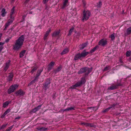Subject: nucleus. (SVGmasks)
<instances>
[{"label": "nucleus", "mask_w": 131, "mask_h": 131, "mask_svg": "<svg viewBox=\"0 0 131 131\" xmlns=\"http://www.w3.org/2000/svg\"><path fill=\"white\" fill-rule=\"evenodd\" d=\"M25 40L24 35H22L16 41L14 45H13V49L15 50L18 51L20 49L23 45Z\"/></svg>", "instance_id": "f257e3e1"}, {"label": "nucleus", "mask_w": 131, "mask_h": 131, "mask_svg": "<svg viewBox=\"0 0 131 131\" xmlns=\"http://www.w3.org/2000/svg\"><path fill=\"white\" fill-rule=\"evenodd\" d=\"M88 124V123L82 122L81 123V125H84L85 126H87Z\"/></svg>", "instance_id": "09e8293b"}, {"label": "nucleus", "mask_w": 131, "mask_h": 131, "mask_svg": "<svg viewBox=\"0 0 131 131\" xmlns=\"http://www.w3.org/2000/svg\"><path fill=\"white\" fill-rule=\"evenodd\" d=\"M89 53V52H86L85 51V50H84L83 51H82L81 53H80L81 56V57H85Z\"/></svg>", "instance_id": "4be33fe9"}, {"label": "nucleus", "mask_w": 131, "mask_h": 131, "mask_svg": "<svg viewBox=\"0 0 131 131\" xmlns=\"http://www.w3.org/2000/svg\"><path fill=\"white\" fill-rule=\"evenodd\" d=\"M85 77H82L81 79V80L77 82L73 85H72L69 88L70 89H76V88L81 86L82 85L84 84L86 82Z\"/></svg>", "instance_id": "f03ea898"}, {"label": "nucleus", "mask_w": 131, "mask_h": 131, "mask_svg": "<svg viewBox=\"0 0 131 131\" xmlns=\"http://www.w3.org/2000/svg\"><path fill=\"white\" fill-rule=\"evenodd\" d=\"M69 4L68 0H63V4L61 8L62 9H66V7L68 6Z\"/></svg>", "instance_id": "1a4fd4ad"}, {"label": "nucleus", "mask_w": 131, "mask_h": 131, "mask_svg": "<svg viewBox=\"0 0 131 131\" xmlns=\"http://www.w3.org/2000/svg\"><path fill=\"white\" fill-rule=\"evenodd\" d=\"M8 124V123L3 124L1 126H0V130L4 129L6 127Z\"/></svg>", "instance_id": "7c9ffc66"}, {"label": "nucleus", "mask_w": 131, "mask_h": 131, "mask_svg": "<svg viewBox=\"0 0 131 131\" xmlns=\"http://www.w3.org/2000/svg\"><path fill=\"white\" fill-rule=\"evenodd\" d=\"M26 51V50H24L21 51L19 53V57L20 58L23 57Z\"/></svg>", "instance_id": "bb28decb"}, {"label": "nucleus", "mask_w": 131, "mask_h": 131, "mask_svg": "<svg viewBox=\"0 0 131 131\" xmlns=\"http://www.w3.org/2000/svg\"><path fill=\"white\" fill-rule=\"evenodd\" d=\"M12 101H7L5 102L3 104V107L4 108H5L7 107L9 104L11 103Z\"/></svg>", "instance_id": "5701e85b"}, {"label": "nucleus", "mask_w": 131, "mask_h": 131, "mask_svg": "<svg viewBox=\"0 0 131 131\" xmlns=\"http://www.w3.org/2000/svg\"><path fill=\"white\" fill-rule=\"evenodd\" d=\"M129 61H131V56L129 57Z\"/></svg>", "instance_id": "338daca9"}, {"label": "nucleus", "mask_w": 131, "mask_h": 131, "mask_svg": "<svg viewBox=\"0 0 131 131\" xmlns=\"http://www.w3.org/2000/svg\"><path fill=\"white\" fill-rule=\"evenodd\" d=\"M15 6H14L11 9L10 13V15L9 16V18H10L15 19V16L14 15V14L15 12Z\"/></svg>", "instance_id": "f8f14e48"}, {"label": "nucleus", "mask_w": 131, "mask_h": 131, "mask_svg": "<svg viewBox=\"0 0 131 131\" xmlns=\"http://www.w3.org/2000/svg\"><path fill=\"white\" fill-rule=\"evenodd\" d=\"M4 42H0V46H3L4 45Z\"/></svg>", "instance_id": "13d9d810"}, {"label": "nucleus", "mask_w": 131, "mask_h": 131, "mask_svg": "<svg viewBox=\"0 0 131 131\" xmlns=\"http://www.w3.org/2000/svg\"><path fill=\"white\" fill-rule=\"evenodd\" d=\"M50 83L51 82L50 79H46V81L43 84L42 88L45 91L50 87Z\"/></svg>", "instance_id": "0eeeda50"}, {"label": "nucleus", "mask_w": 131, "mask_h": 131, "mask_svg": "<svg viewBox=\"0 0 131 131\" xmlns=\"http://www.w3.org/2000/svg\"><path fill=\"white\" fill-rule=\"evenodd\" d=\"M109 38H111V40L114 41L115 39V34L114 33L112 34L109 36Z\"/></svg>", "instance_id": "2f4dec72"}, {"label": "nucleus", "mask_w": 131, "mask_h": 131, "mask_svg": "<svg viewBox=\"0 0 131 131\" xmlns=\"http://www.w3.org/2000/svg\"><path fill=\"white\" fill-rule=\"evenodd\" d=\"M62 68V66L61 65L59 66L56 69L53 70V72L55 74H57L61 71Z\"/></svg>", "instance_id": "dca6fc26"}, {"label": "nucleus", "mask_w": 131, "mask_h": 131, "mask_svg": "<svg viewBox=\"0 0 131 131\" xmlns=\"http://www.w3.org/2000/svg\"><path fill=\"white\" fill-rule=\"evenodd\" d=\"M42 104L39 105L37 107H36L35 108L37 111H38L39 109H40L41 107L42 106Z\"/></svg>", "instance_id": "a18cd8bd"}, {"label": "nucleus", "mask_w": 131, "mask_h": 131, "mask_svg": "<svg viewBox=\"0 0 131 131\" xmlns=\"http://www.w3.org/2000/svg\"><path fill=\"white\" fill-rule=\"evenodd\" d=\"M42 71V70H38L36 74L35 78V79L38 81V80L39 78V77L41 74V72Z\"/></svg>", "instance_id": "2eb2a0df"}, {"label": "nucleus", "mask_w": 131, "mask_h": 131, "mask_svg": "<svg viewBox=\"0 0 131 131\" xmlns=\"http://www.w3.org/2000/svg\"><path fill=\"white\" fill-rule=\"evenodd\" d=\"M49 0H43L42 2L44 4H46Z\"/></svg>", "instance_id": "de8ad7c7"}, {"label": "nucleus", "mask_w": 131, "mask_h": 131, "mask_svg": "<svg viewBox=\"0 0 131 131\" xmlns=\"http://www.w3.org/2000/svg\"><path fill=\"white\" fill-rule=\"evenodd\" d=\"M47 128H45L44 127H38L37 128V129L40 131H44L46 130L47 129Z\"/></svg>", "instance_id": "c85d7f7f"}, {"label": "nucleus", "mask_w": 131, "mask_h": 131, "mask_svg": "<svg viewBox=\"0 0 131 131\" xmlns=\"http://www.w3.org/2000/svg\"><path fill=\"white\" fill-rule=\"evenodd\" d=\"M131 33V27H129L126 30V32L124 34V35L126 37L127 36L130 35Z\"/></svg>", "instance_id": "a211bd4d"}, {"label": "nucleus", "mask_w": 131, "mask_h": 131, "mask_svg": "<svg viewBox=\"0 0 131 131\" xmlns=\"http://www.w3.org/2000/svg\"><path fill=\"white\" fill-rule=\"evenodd\" d=\"M2 36V34H0V41L1 40V38Z\"/></svg>", "instance_id": "680f3d73"}, {"label": "nucleus", "mask_w": 131, "mask_h": 131, "mask_svg": "<svg viewBox=\"0 0 131 131\" xmlns=\"http://www.w3.org/2000/svg\"><path fill=\"white\" fill-rule=\"evenodd\" d=\"M37 111L35 108L33 109L31 111L32 112L34 113H35Z\"/></svg>", "instance_id": "8fccbe9b"}, {"label": "nucleus", "mask_w": 131, "mask_h": 131, "mask_svg": "<svg viewBox=\"0 0 131 131\" xmlns=\"http://www.w3.org/2000/svg\"><path fill=\"white\" fill-rule=\"evenodd\" d=\"M131 54V51L129 50L127 51L126 53V56L127 57H129Z\"/></svg>", "instance_id": "4c0bfd02"}, {"label": "nucleus", "mask_w": 131, "mask_h": 131, "mask_svg": "<svg viewBox=\"0 0 131 131\" xmlns=\"http://www.w3.org/2000/svg\"><path fill=\"white\" fill-rule=\"evenodd\" d=\"M87 126L92 127H95V126L93 124L89 123H88Z\"/></svg>", "instance_id": "79ce46f5"}, {"label": "nucleus", "mask_w": 131, "mask_h": 131, "mask_svg": "<svg viewBox=\"0 0 131 131\" xmlns=\"http://www.w3.org/2000/svg\"><path fill=\"white\" fill-rule=\"evenodd\" d=\"M91 15V13L90 11L84 9L81 15V21L84 22L87 21L90 18Z\"/></svg>", "instance_id": "7ed1b4c3"}, {"label": "nucleus", "mask_w": 131, "mask_h": 131, "mask_svg": "<svg viewBox=\"0 0 131 131\" xmlns=\"http://www.w3.org/2000/svg\"><path fill=\"white\" fill-rule=\"evenodd\" d=\"M14 19L10 18L7 21L5 24V28L4 30H5L9 26L13 21Z\"/></svg>", "instance_id": "9b49d317"}, {"label": "nucleus", "mask_w": 131, "mask_h": 131, "mask_svg": "<svg viewBox=\"0 0 131 131\" xmlns=\"http://www.w3.org/2000/svg\"><path fill=\"white\" fill-rule=\"evenodd\" d=\"M25 93V92L21 89H20L17 91L15 93V94L17 96H23L24 95Z\"/></svg>", "instance_id": "ddd939ff"}, {"label": "nucleus", "mask_w": 131, "mask_h": 131, "mask_svg": "<svg viewBox=\"0 0 131 131\" xmlns=\"http://www.w3.org/2000/svg\"><path fill=\"white\" fill-rule=\"evenodd\" d=\"M38 69V67L36 66L32 69L31 71H30V73L32 74L34 73V72H35Z\"/></svg>", "instance_id": "f704fd0d"}, {"label": "nucleus", "mask_w": 131, "mask_h": 131, "mask_svg": "<svg viewBox=\"0 0 131 131\" xmlns=\"http://www.w3.org/2000/svg\"><path fill=\"white\" fill-rule=\"evenodd\" d=\"M88 108L90 109H92V110L93 111H96L98 109V108L95 107H88Z\"/></svg>", "instance_id": "58836bf2"}, {"label": "nucleus", "mask_w": 131, "mask_h": 131, "mask_svg": "<svg viewBox=\"0 0 131 131\" xmlns=\"http://www.w3.org/2000/svg\"><path fill=\"white\" fill-rule=\"evenodd\" d=\"M123 84L121 82H118V81L115 83H113L107 88L108 90H114L118 89L119 86H122Z\"/></svg>", "instance_id": "39448f33"}, {"label": "nucleus", "mask_w": 131, "mask_h": 131, "mask_svg": "<svg viewBox=\"0 0 131 131\" xmlns=\"http://www.w3.org/2000/svg\"><path fill=\"white\" fill-rule=\"evenodd\" d=\"M11 60H9L7 61L6 63L5 66L4 68V70L5 71H6L9 68L11 64Z\"/></svg>", "instance_id": "4468645a"}, {"label": "nucleus", "mask_w": 131, "mask_h": 131, "mask_svg": "<svg viewBox=\"0 0 131 131\" xmlns=\"http://www.w3.org/2000/svg\"><path fill=\"white\" fill-rule=\"evenodd\" d=\"M74 28L73 27H72L70 30L69 33L68 34V36H70L72 32L74 30Z\"/></svg>", "instance_id": "72a5a7b5"}, {"label": "nucleus", "mask_w": 131, "mask_h": 131, "mask_svg": "<svg viewBox=\"0 0 131 131\" xmlns=\"http://www.w3.org/2000/svg\"><path fill=\"white\" fill-rule=\"evenodd\" d=\"M14 77V73L12 71L9 73L7 76L6 80L9 82L12 81Z\"/></svg>", "instance_id": "9d476101"}, {"label": "nucleus", "mask_w": 131, "mask_h": 131, "mask_svg": "<svg viewBox=\"0 0 131 131\" xmlns=\"http://www.w3.org/2000/svg\"><path fill=\"white\" fill-rule=\"evenodd\" d=\"M111 68V67L110 66H106L104 69V71H106L108 70Z\"/></svg>", "instance_id": "ea45409f"}, {"label": "nucleus", "mask_w": 131, "mask_h": 131, "mask_svg": "<svg viewBox=\"0 0 131 131\" xmlns=\"http://www.w3.org/2000/svg\"><path fill=\"white\" fill-rule=\"evenodd\" d=\"M97 7H100L102 5V2L101 1L99 2L98 3H97Z\"/></svg>", "instance_id": "c03bdc74"}, {"label": "nucleus", "mask_w": 131, "mask_h": 131, "mask_svg": "<svg viewBox=\"0 0 131 131\" xmlns=\"http://www.w3.org/2000/svg\"><path fill=\"white\" fill-rule=\"evenodd\" d=\"M69 51L68 48H66L64 49L61 52V55L65 54L68 52Z\"/></svg>", "instance_id": "cd10ccee"}, {"label": "nucleus", "mask_w": 131, "mask_h": 131, "mask_svg": "<svg viewBox=\"0 0 131 131\" xmlns=\"http://www.w3.org/2000/svg\"><path fill=\"white\" fill-rule=\"evenodd\" d=\"M3 48L4 47L3 46H0V52L2 51Z\"/></svg>", "instance_id": "6e6d98bb"}, {"label": "nucleus", "mask_w": 131, "mask_h": 131, "mask_svg": "<svg viewBox=\"0 0 131 131\" xmlns=\"http://www.w3.org/2000/svg\"><path fill=\"white\" fill-rule=\"evenodd\" d=\"M32 11H29L28 12V14H32Z\"/></svg>", "instance_id": "69168bd1"}, {"label": "nucleus", "mask_w": 131, "mask_h": 131, "mask_svg": "<svg viewBox=\"0 0 131 131\" xmlns=\"http://www.w3.org/2000/svg\"><path fill=\"white\" fill-rule=\"evenodd\" d=\"M10 110L9 109H7L4 113V114L1 116V118H3L5 117V116L8 113L10 112Z\"/></svg>", "instance_id": "b1692460"}, {"label": "nucleus", "mask_w": 131, "mask_h": 131, "mask_svg": "<svg viewBox=\"0 0 131 131\" xmlns=\"http://www.w3.org/2000/svg\"><path fill=\"white\" fill-rule=\"evenodd\" d=\"M98 47V45L96 46L95 47L92 49L90 51V53H92L93 52L95 51L97 49V48Z\"/></svg>", "instance_id": "c756f323"}, {"label": "nucleus", "mask_w": 131, "mask_h": 131, "mask_svg": "<svg viewBox=\"0 0 131 131\" xmlns=\"http://www.w3.org/2000/svg\"><path fill=\"white\" fill-rule=\"evenodd\" d=\"M14 125H13L12 126L9 127L7 128L6 129L5 131H10L11 130L13 127Z\"/></svg>", "instance_id": "a19ab883"}, {"label": "nucleus", "mask_w": 131, "mask_h": 131, "mask_svg": "<svg viewBox=\"0 0 131 131\" xmlns=\"http://www.w3.org/2000/svg\"><path fill=\"white\" fill-rule=\"evenodd\" d=\"M10 38H7L5 40V42H8Z\"/></svg>", "instance_id": "864d4df0"}, {"label": "nucleus", "mask_w": 131, "mask_h": 131, "mask_svg": "<svg viewBox=\"0 0 131 131\" xmlns=\"http://www.w3.org/2000/svg\"><path fill=\"white\" fill-rule=\"evenodd\" d=\"M60 32V30L56 31L54 32L52 34V36L53 38H55L59 36Z\"/></svg>", "instance_id": "f3484780"}, {"label": "nucleus", "mask_w": 131, "mask_h": 131, "mask_svg": "<svg viewBox=\"0 0 131 131\" xmlns=\"http://www.w3.org/2000/svg\"><path fill=\"white\" fill-rule=\"evenodd\" d=\"M88 44L87 42L82 43V45L79 46V48L81 50L83 49Z\"/></svg>", "instance_id": "aec40b11"}, {"label": "nucleus", "mask_w": 131, "mask_h": 131, "mask_svg": "<svg viewBox=\"0 0 131 131\" xmlns=\"http://www.w3.org/2000/svg\"><path fill=\"white\" fill-rule=\"evenodd\" d=\"M52 67H50L49 66H48V70H51L52 69Z\"/></svg>", "instance_id": "4d7b16f0"}, {"label": "nucleus", "mask_w": 131, "mask_h": 131, "mask_svg": "<svg viewBox=\"0 0 131 131\" xmlns=\"http://www.w3.org/2000/svg\"><path fill=\"white\" fill-rule=\"evenodd\" d=\"M108 41L107 39L103 38L99 41L98 45L102 47H104L107 44Z\"/></svg>", "instance_id": "6e6552de"}, {"label": "nucleus", "mask_w": 131, "mask_h": 131, "mask_svg": "<svg viewBox=\"0 0 131 131\" xmlns=\"http://www.w3.org/2000/svg\"><path fill=\"white\" fill-rule=\"evenodd\" d=\"M30 0H26L25 2V4L27 3Z\"/></svg>", "instance_id": "bf43d9fd"}, {"label": "nucleus", "mask_w": 131, "mask_h": 131, "mask_svg": "<svg viewBox=\"0 0 131 131\" xmlns=\"http://www.w3.org/2000/svg\"><path fill=\"white\" fill-rule=\"evenodd\" d=\"M75 106H71L70 107H68L66 109L63 110V112L69 111L70 110H75Z\"/></svg>", "instance_id": "412c9836"}, {"label": "nucleus", "mask_w": 131, "mask_h": 131, "mask_svg": "<svg viewBox=\"0 0 131 131\" xmlns=\"http://www.w3.org/2000/svg\"><path fill=\"white\" fill-rule=\"evenodd\" d=\"M19 85L17 84H14L11 85L9 88L8 90L7 93L10 94L14 92L16 89L18 87Z\"/></svg>", "instance_id": "423d86ee"}, {"label": "nucleus", "mask_w": 131, "mask_h": 131, "mask_svg": "<svg viewBox=\"0 0 131 131\" xmlns=\"http://www.w3.org/2000/svg\"><path fill=\"white\" fill-rule=\"evenodd\" d=\"M110 110V109L108 107L107 108L103 110L102 111V112L104 113H105L106 112Z\"/></svg>", "instance_id": "49530a36"}, {"label": "nucleus", "mask_w": 131, "mask_h": 131, "mask_svg": "<svg viewBox=\"0 0 131 131\" xmlns=\"http://www.w3.org/2000/svg\"><path fill=\"white\" fill-rule=\"evenodd\" d=\"M81 57V56L80 53H78L77 54L74 56V60H77L79 59H80Z\"/></svg>", "instance_id": "393cba45"}, {"label": "nucleus", "mask_w": 131, "mask_h": 131, "mask_svg": "<svg viewBox=\"0 0 131 131\" xmlns=\"http://www.w3.org/2000/svg\"><path fill=\"white\" fill-rule=\"evenodd\" d=\"M45 9L46 10H48L49 8V7L47 4H45Z\"/></svg>", "instance_id": "603ef678"}, {"label": "nucleus", "mask_w": 131, "mask_h": 131, "mask_svg": "<svg viewBox=\"0 0 131 131\" xmlns=\"http://www.w3.org/2000/svg\"><path fill=\"white\" fill-rule=\"evenodd\" d=\"M1 15L3 17H5L6 14L7 13V12H6V10L4 8L2 9L1 11Z\"/></svg>", "instance_id": "a878e982"}, {"label": "nucleus", "mask_w": 131, "mask_h": 131, "mask_svg": "<svg viewBox=\"0 0 131 131\" xmlns=\"http://www.w3.org/2000/svg\"><path fill=\"white\" fill-rule=\"evenodd\" d=\"M20 118V117H16V118H15V119H19Z\"/></svg>", "instance_id": "774afa93"}, {"label": "nucleus", "mask_w": 131, "mask_h": 131, "mask_svg": "<svg viewBox=\"0 0 131 131\" xmlns=\"http://www.w3.org/2000/svg\"><path fill=\"white\" fill-rule=\"evenodd\" d=\"M16 27V25H14L12 27L10 28V29L12 30H13L14 28Z\"/></svg>", "instance_id": "3c124183"}, {"label": "nucleus", "mask_w": 131, "mask_h": 131, "mask_svg": "<svg viewBox=\"0 0 131 131\" xmlns=\"http://www.w3.org/2000/svg\"><path fill=\"white\" fill-rule=\"evenodd\" d=\"M26 15H23L22 17V20H22V21H24V19H25V17H26Z\"/></svg>", "instance_id": "5fc2aeb1"}, {"label": "nucleus", "mask_w": 131, "mask_h": 131, "mask_svg": "<svg viewBox=\"0 0 131 131\" xmlns=\"http://www.w3.org/2000/svg\"><path fill=\"white\" fill-rule=\"evenodd\" d=\"M82 3L83 5V7L84 8H85L86 7V3L85 0H82Z\"/></svg>", "instance_id": "e433bc0d"}, {"label": "nucleus", "mask_w": 131, "mask_h": 131, "mask_svg": "<svg viewBox=\"0 0 131 131\" xmlns=\"http://www.w3.org/2000/svg\"><path fill=\"white\" fill-rule=\"evenodd\" d=\"M119 62H120L121 63H123V61H122V60L121 59H119Z\"/></svg>", "instance_id": "0e129e2a"}, {"label": "nucleus", "mask_w": 131, "mask_h": 131, "mask_svg": "<svg viewBox=\"0 0 131 131\" xmlns=\"http://www.w3.org/2000/svg\"><path fill=\"white\" fill-rule=\"evenodd\" d=\"M77 37H78L80 35V33H77Z\"/></svg>", "instance_id": "052dcab7"}, {"label": "nucleus", "mask_w": 131, "mask_h": 131, "mask_svg": "<svg viewBox=\"0 0 131 131\" xmlns=\"http://www.w3.org/2000/svg\"><path fill=\"white\" fill-rule=\"evenodd\" d=\"M126 68H128L130 70H131V68H129L128 66H124Z\"/></svg>", "instance_id": "e2e57ef3"}, {"label": "nucleus", "mask_w": 131, "mask_h": 131, "mask_svg": "<svg viewBox=\"0 0 131 131\" xmlns=\"http://www.w3.org/2000/svg\"><path fill=\"white\" fill-rule=\"evenodd\" d=\"M92 68H89L88 67H84L81 68L78 72V74H81L85 73L84 74L85 76L86 77L91 72Z\"/></svg>", "instance_id": "20e7f679"}, {"label": "nucleus", "mask_w": 131, "mask_h": 131, "mask_svg": "<svg viewBox=\"0 0 131 131\" xmlns=\"http://www.w3.org/2000/svg\"><path fill=\"white\" fill-rule=\"evenodd\" d=\"M37 81H38L34 79L33 80H32L28 84V86H30L31 85L35 83V82Z\"/></svg>", "instance_id": "c9c22d12"}, {"label": "nucleus", "mask_w": 131, "mask_h": 131, "mask_svg": "<svg viewBox=\"0 0 131 131\" xmlns=\"http://www.w3.org/2000/svg\"><path fill=\"white\" fill-rule=\"evenodd\" d=\"M117 105L116 103H114L110 105V106L108 107L109 109L110 110L111 108H113V109H115V106Z\"/></svg>", "instance_id": "473e14b6"}, {"label": "nucleus", "mask_w": 131, "mask_h": 131, "mask_svg": "<svg viewBox=\"0 0 131 131\" xmlns=\"http://www.w3.org/2000/svg\"><path fill=\"white\" fill-rule=\"evenodd\" d=\"M55 64V62H54L51 61L49 64L48 66L52 67L54 66Z\"/></svg>", "instance_id": "37998d69"}, {"label": "nucleus", "mask_w": 131, "mask_h": 131, "mask_svg": "<svg viewBox=\"0 0 131 131\" xmlns=\"http://www.w3.org/2000/svg\"><path fill=\"white\" fill-rule=\"evenodd\" d=\"M51 31V30L50 28H49L46 32V34H45L43 39L45 41L47 39V38L48 36L49 35V33Z\"/></svg>", "instance_id": "6ab92c4d"}]
</instances>
